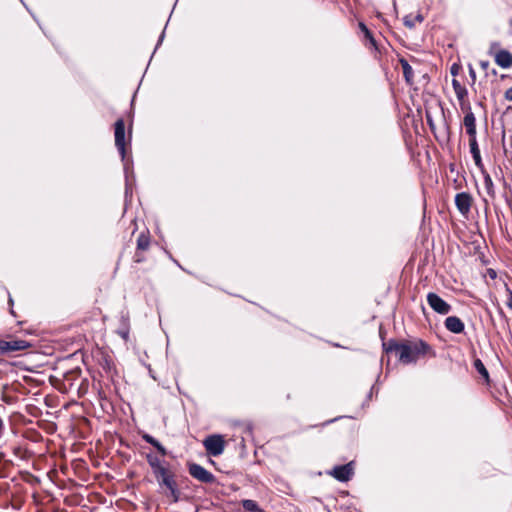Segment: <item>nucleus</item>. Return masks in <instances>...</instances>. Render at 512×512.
Here are the masks:
<instances>
[{
    "instance_id": "obj_1",
    "label": "nucleus",
    "mask_w": 512,
    "mask_h": 512,
    "mask_svg": "<svg viewBox=\"0 0 512 512\" xmlns=\"http://www.w3.org/2000/svg\"><path fill=\"white\" fill-rule=\"evenodd\" d=\"M383 351L386 354L394 353L401 364L409 365L417 363L420 357L430 356L436 357V352L432 346L422 340L415 341H399L390 338L387 342H383Z\"/></svg>"
},
{
    "instance_id": "obj_2",
    "label": "nucleus",
    "mask_w": 512,
    "mask_h": 512,
    "mask_svg": "<svg viewBox=\"0 0 512 512\" xmlns=\"http://www.w3.org/2000/svg\"><path fill=\"white\" fill-rule=\"evenodd\" d=\"M203 445L208 455L217 457L224 452L225 440L221 434H212L204 439Z\"/></svg>"
},
{
    "instance_id": "obj_3",
    "label": "nucleus",
    "mask_w": 512,
    "mask_h": 512,
    "mask_svg": "<svg viewBox=\"0 0 512 512\" xmlns=\"http://www.w3.org/2000/svg\"><path fill=\"white\" fill-rule=\"evenodd\" d=\"M115 146L121 156L123 163L126 161V140H125V122L123 118H119L114 123Z\"/></svg>"
},
{
    "instance_id": "obj_4",
    "label": "nucleus",
    "mask_w": 512,
    "mask_h": 512,
    "mask_svg": "<svg viewBox=\"0 0 512 512\" xmlns=\"http://www.w3.org/2000/svg\"><path fill=\"white\" fill-rule=\"evenodd\" d=\"M188 472L189 474L196 480L205 484H214L218 483L217 478L214 474L208 471L205 467L198 463H189L188 464Z\"/></svg>"
},
{
    "instance_id": "obj_5",
    "label": "nucleus",
    "mask_w": 512,
    "mask_h": 512,
    "mask_svg": "<svg viewBox=\"0 0 512 512\" xmlns=\"http://www.w3.org/2000/svg\"><path fill=\"white\" fill-rule=\"evenodd\" d=\"M327 474L341 483L350 481L354 476V461H350L343 465H336Z\"/></svg>"
},
{
    "instance_id": "obj_6",
    "label": "nucleus",
    "mask_w": 512,
    "mask_h": 512,
    "mask_svg": "<svg viewBox=\"0 0 512 512\" xmlns=\"http://www.w3.org/2000/svg\"><path fill=\"white\" fill-rule=\"evenodd\" d=\"M3 356H10L16 352L24 351L32 347V343L22 339H1Z\"/></svg>"
},
{
    "instance_id": "obj_7",
    "label": "nucleus",
    "mask_w": 512,
    "mask_h": 512,
    "mask_svg": "<svg viewBox=\"0 0 512 512\" xmlns=\"http://www.w3.org/2000/svg\"><path fill=\"white\" fill-rule=\"evenodd\" d=\"M426 299L430 308L440 315H447L452 310V306L435 292H429Z\"/></svg>"
},
{
    "instance_id": "obj_8",
    "label": "nucleus",
    "mask_w": 512,
    "mask_h": 512,
    "mask_svg": "<svg viewBox=\"0 0 512 512\" xmlns=\"http://www.w3.org/2000/svg\"><path fill=\"white\" fill-rule=\"evenodd\" d=\"M158 485L161 489H166L168 491L166 495L171 497L174 503H177L180 500L181 492L175 480V474H172L168 478H164L158 483Z\"/></svg>"
},
{
    "instance_id": "obj_9",
    "label": "nucleus",
    "mask_w": 512,
    "mask_h": 512,
    "mask_svg": "<svg viewBox=\"0 0 512 512\" xmlns=\"http://www.w3.org/2000/svg\"><path fill=\"white\" fill-rule=\"evenodd\" d=\"M124 175H125V202L131 201L132 198V184L135 183V174L133 171L132 160L123 164Z\"/></svg>"
},
{
    "instance_id": "obj_10",
    "label": "nucleus",
    "mask_w": 512,
    "mask_h": 512,
    "mask_svg": "<svg viewBox=\"0 0 512 512\" xmlns=\"http://www.w3.org/2000/svg\"><path fill=\"white\" fill-rule=\"evenodd\" d=\"M455 205L460 214L467 215L470 212L472 196L468 192H460L455 196Z\"/></svg>"
},
{
    "instance_id": "obj_11",
    "label": "nucleus",
    "mask_w": 512,
    "mask_h": 512,
    "mask_svg": "<svg viewBox=\"0 0 512 512\" xmlns=\"http://www.w3.org/2000/svg\"><path fill=\"white\" fill-rule=\"evenodd\" d=\"M463 125L466 133L469 136V143L477 142V130H476V118L474 113L465 114L463 119Z\"/></svg>"
},
{
    "instance_id": "obj_12",
    "label": "nucleus",
    "mask_w": 512,
    "mask_h": 512,
    "mask_svg": "<svg viewBox=\"0 0 512 512\" xmlns=\"http://www.w3.org/2000/svg\"><path fill=\"white\" fill-rule=\"evenodd\" d=\"M445 328L454 334H461L465 330L464 322L457 316H448L444 321Z\"/></svg>"
},
{
    "instance_id": "obj_13",
    "label": "nucleus",
    "mask_w": 512,
    "mask_h": 512,
    "mask_svg": "<svg viewBox=\"0 0 512 512\" xmlns=\"http://www.w3.org/2000/svg\"><path fill=\"white\" fill-rule=\"evenodd\" d=\"M494 60L499 67L509 69L512 66V53L506 49H500L494 54Z\"/></svg>"
},
{
    "instance_id": "obj_14",
    "label": "nucleus",
    "mask_w": 512,
    "mask_h": 512,
    "mask_svg": "<svg viewBox=\"0 0 512 512\" xmlns=\"http://www.w3.org/2000/svg\"><path fill=\"white\" fill-rule=\"evenodd\" d=\"M358 27H359L360 31L363 33L364 40L371 45V47L374 49L375 52L381 53L379 45H378L376 39L374 38L373 33L367 27V25L364 22L360 21L358 23Z\"/></svg>"
},
{
    "instance_id": "obj_15",
    "label": "nucleus",
    "mask_w": 512,
    "mask_h": 512,
    "mask_svg": "<svg viewBox=\"0 0 512 512\" xmlns=\"http://www.w3.org/2000/svg\"><path fill=\"white\" fill-rule=\"evenodd\" d=\"M141 438L146 443H148L151 446H153L162 456H166L167 455V449L154 436H152V435H150L148 433H143L141 435Z\"/></svg>"
},
{
    "instance_id": "obj_16",
    "label": "nucleus",
    "mask_w": 512,
    "mask_h": 512,
    "mask_svg": "<svg viewBox=\"0 0 512 512\" xmlns=\"http://www.w3.org/2000/svg\"><path fill=\"white\" fill-rule=\"evenodd\" d=\"M469 146H470V153L472 155V158L474 160L475 165L482 172H484V165H483V162H482L478 141L477 142L473 141V142L469 143Z\"/></svg>"
},
{
    "instance_id": "obj_17",
    "label": "nucleus",
    "mask_w": 512,
    "mask_h": 512,
    "mask_svg": "<svg viewBox=\"0 0 512 512\" xmlns=\"http://www.w3.org/2000/svg\"><path fill=\"white\" fill-rule=\"evenodd\" d=\"M399 63L401 65V67H402L403 76H404V79H405L406 83L408 85H411L413 83V75H414L413 69H412L411 65L403 57L399 58Z\"/></svg>"
},
{
    "instance_id": "obj_18",
    "label": "nucleus",
    "mask_w": 512,
    "mask_h": 512,
    "mask_svg": "<svg viewBox=\"0 0 512 512\" xmlns=\"http://www.w3.org/2000/svg\"><path fill=\"white\" fill-rule=\"evenodd\" d=\"M452 87L458 100L465 99L468 96V90L456 78L452 79Z\"/></svg>"
},
{
    "instance_id": "obj_19",
    "label": "nucleus",
    "mask_w": 512,
    "mask_h": 512,
    "mask_svg": "<svg viewBox=\"0 0 512 512\" xmlns=\"http://www.w3.org/2000/svg\"><path fill=\"white\" fill-rule=\"evenodd\" d=\"M242 508L246 512H265L255 500L244 499L241 501Z\"/></svg>"
},
{
    "instance_id": "obj_20",
    "label": "nucleus",
    "mask_w": 512,
    "mask_h": 512,
    "mask_svg": "<svg viewBox=\"0 0 512 512\" xmlns=\"http://www.w3.org/2000/svg\"><path fill=\"white\" fill-rule=\"evenodd\" d=\"M473 366H474L475 370L483 377L485 382L488 384L490 382L489 372L486 369L484 363L481 361V359L476 358L473 361Z\"/></svg>"
},
{
    "instance_id": "obj_21",
    "label": "nucleus",
    "mask_w": 512,
    "mask_h": 512,
    "mask_svg": "<svg viewBox=\"0 0 512 512\" xmlns=\"http://www.w3.org/2000/svg\"><path fill=\"white\" fill-rule=\"evenodd\" d=\"M146 460L151 467L152 472L162 467L164 464H167L165 461L162 463L158 456L153 453H148L146 455Z\"/></svg>"
},
{
    "instance_id": "obj_22",
    "label": "nucleus",
    "mask_w": 512,
    "mask_h": 512,
    "mask_svg": "<svg viewBox=\"0 0 512 512\" xmlns=\"http://www.w3.org/2000/svg\"><path fill=\"white\" fill-rule=\"evenodd\" d=\"M157 483H159L164 478L170 477L172 474H174L166 465H163L159 469L152 472Z\"/></svg>"
},
{
    "instance_id": "obj_23",
    "label": "nucleus",
    "mask_w": 512,
    "mask_h": 512,
    "mask_svg": "<svg viewBox=\"0 0 512 512\" xmlns=\"http://www.w3.org/2000/svg\"><path fill=\"white\" fill-rule=\"evenodd\" d=\"M150 245V237L145 233H140L137 238V249L138 250H147Z\"/></svg>"
},
{
    "instance_id": "obj_24",
    "label": "nucleus",
    "mask_w": 512,
    "mask_h": 512,
    "mask_svg": "<svg viewBox=\"0 0 512 512\" xmlns=\"http://www.w3.org/2000/svg\"><path fill=\"white\" fill-rule=\"evenodd\" d=\"M484 185L487 191V194L490 196H494V184L492 178L488 173H484Z\"/></svg>"
},
{
    "instance_id": "obj_25",
    "label": "nucleus",
    "mask_w": 512,
    "mask_h": 512,
    "mask_svg": "<svg viewBox=\"0 0 512 512\" xmlns=\"http://www.w3.org/2000/svg\"><path fill=\"white\" fill-rule=\"evenodd\" d=\"M458 101H459L461 110L464 111L465 114L473 113L470 102L467 101L466 98L462 99V100H458Z\"/></svg>"
},
{
    "instance_id": "obj_26",
    "label": "nucleus",
    "mask_w": 512,
    "mask_h": 512,
    "mask_svg": "<svg viewBox=\"0 0 512 512\" xmlns=\"http://www.w3.org/2000/svg\"><path fill=\"white\" fill-rule=\"evenodd\" d=\"M425 118H426V122H427L430 130L433 132L435 130L436 126H435V123H434L431 113L427 110L425 111Z\"/></svg>"
},
{
    "instance_id": "obj_27",
    "label": "nucleus",
    "mask_w": 512,
    "mask_h": 512,
    "mask_svg": "<svg viewBox=\"0 0 512 512\" xmlns=\"http://www.w3.org/2000/svg\"><path fill=\"white\" fill-rule=\"evenodd\" d=\"M403 23L404 25L407 27V28H414L415 27V20L412 19L411 15H406L404 18H403Z\"/></svg>"
},
{
    "instance_id": "obj_28",
    "label": "nucleus",
    "mask_w": 512,
    "mask_h": 512,
    "mask_svg": "<svg viewBox=\"0 0 512 512\" xmlns=\"http://www.w3.org/2000/svg\"><path fill=\"white\" fill-rule=\"evenodd\" d=\"M469 77H470V85L473 86L476 82V71L473 68L472 64L468 65Z\"/></svg>"
},
{
    "instance_id": "obj_29",
    "label": "nucleus",
    "mask_w": 512,
    "mask_h": 512,
    "mask_svg": "<svg viewBox=\"0 0 512 512\" xmlns=\"http://www.w3.org/2000/svg\"><path fill=\"white\" fill-rule=\"evenodd\" d=\"M502 196H503V198H504V200H505L506 204H507L510 208H512V192L504 191Z\"/></svg>"
},
{
    "instance_id": "obj_30",
    "label": "nucleus",
    "mask_w": 512,
    "mask_h": 512,
    "mask_svg": "<svg viewBox=\"0 0 512 512\" xmlns=\"http://www.w3.org/2000/svg\"><path fill=\"white\" fill-rule=\"evenodd\" d=\"M461 66L458 63H453L450 67V73L453 77H456L459 73Z\"/></svg>"
},
{
    "instance_id": "obj_31",
    "label": "nucleus",
    "mask_w": 512,
    "mask_h": 512,
    "mask_svg": "<svg viewBox=\"0 0 512 512\" xmlns=\"http://www.w3.org/2000/svg\"><path fill=\"white\" fill-rule=\"evenodd\" d=\"M165 29L166 27L163 29V31L161 32L159 38H158V41H157V44L154 48V51H153V54H155L156 50L160 47V45L162 44L164 38H165Z\"/></svg>"
},
{
    "instance_id": "obj_32",
    "label": "nucleus",
    "mask_w": 512,
    "mask_h": 512,
    "mask_svg": "<svg viewBox=\"0 0 512 512\" xmlns=\"http://www.w3.org/2000/svg\"><path fill=\"white\" fill-rule=\"evenodd\" d=\"M506 291H507V295H508L506 304L512 310V290L508 286H506Z\"/></svg>"
},
{
    "instance_id": "obj_33",
    "label": "nucleus",
    "mask_w": 512,
    "mask_h": 512,
    "mask_svg": "<svg viewBox=\"0 0 512 512\" xmlns=\"http://www.w3.org/2000/svg\"><path fill=\"white\" fill-rule=\"evenodd\" d=\"M499 47H500V43H499V42H497V41L491 42L488 53H489L490 55L495 54V53H494L495 49H496V48H499Z\"/></svg>"
},
{
    "instance_id": "obj_34",
    "label": "nucleus",
    "mask_w": 512,
    "mask_h": 512,
    "mask_svg": "<svg viewBox=\"0 0 512 512\" xmlns=\"http://www.w3.org/2000/svg\"><path fill=\"white\" fill-rule=\"evenodd\" d=\"M3 288H4L5 292L8 295V305H9V308H12L14 306V300H13L9 290L6 287H3Z\"/></svg>"
},
{
    "instance_id": "obj_35",
    "label": "nucleus",
    "mask_w": 512,
    "mask_h": 512,
    "mask_svg": "<svg viewBox=\"0 0 512 512\" xmlns=\"http://www.w3.org/2000/svg\"><path fill=\"white\" fill-rule=\"evenodd\" d=\"M480 66L483 70L487 71L489 66H490V62L487 61V60H481L480 61Z\"/></svg>"
},
{
    "instance_id": "obj_36",
    "label": "nucleus",
    "mask_w": 512,
    "mask_h": 512,
    "mask_svg": "<svg viewBox=\"0 0 512 512\" xmlns=\"http://www.w3.org/2000/svg\"><path fill=\"white\" fill-rule=\"evenodd\" d=\"M502 182H503V187H504L505 191L512 192L511 185L509 183H507V181L505 180L504 177H502Z\"/></svg>"
},
{
    "instance_id": "obj_37",
    "label": "nucleus",
    "mask_w": 512,
    "mask_h": 512,
    "mask_svg": "<svg viewBox=\"0 0 512 512\" xmlns=\"http://www.w3.org/2000/svg\"><path fill=\"white\" fill-rule=\"evenodd\" d=\"M374 391H376V393H377V392H378V389H375V386L373 385V386L371 387L370 391H369V392H368V394H367L366 401L371 400V398H372V395H373Z\"/></svg>"
},
{
    "instance_id": "obj_38",
    "label": "nucleus",
    "mask_w": 512,
    "mask_h": 512,
    "mask_svg": "<svg viewBox=\"0 0 512 512\" xmlns=\"http://www.w3.org/2000/svg\"><path fill=\"white\" fill-rule=\"evenodd\" d=\"M505 99L512 101V87L506 90L505 92Z\"/></svg>"
},
{
    "instance_id": "obj_39",
    "label": "nucleus",
    "mask_w": 512,
    "mask_h": 512,
    "mask_svg": "<svg viewBox=\"0 0 512 512\" xmlns=\"http://www.w3.org/2000/svg\"><path fill=\"white\" fill-rule=\"evenodd\" d=\"M379 336H380V338H381V340H382V343H383V342H387V341L385 340V331L383 330L382 325H381V326H380V328H379Z\"/></svg>"
},
{
    "instance_id": "obj_40",
    "label": "nucleus",
    "mask_w": 512,
    "mask_h": 512,
    "mask_svg": "<svg viewBox=\"0 0 512 512\" xmlns=\"http://www.w3.org/2000/svg\"><path fill=\"white\" fill-rule=\"evenodd\" d=\"M415 21H418V22H423L424 21V17L422 14H417L414 18Z\"/></svg>"
},
{
    "instance_id": "obj_41",
    "label": "nucleus",
    "mask_w": 512,
    "mask_h": 512,
    "mask_svg": "<svg viewBox=\"0 0 512 512\" xmlns=\"http://www.w3.org/2000/svg\"><path fill=\"white\" fill-rule=\"evenodd\" d=\"M341 418H342V417L340 416V417H336V418H333V419H331V420H328V421H326V422L324 423V425H328V424H330V423H333V422H335V421H337L338 419H341Z\"/></svg>"
},
{
    "instance_id": "obj_42",
    "label": "nucleus",
    "mask_w": 512,
    "mask_h": 512,
    "mask_svg": "<svg viewBox=\"0 0 512 512\" xmlns=\"http://www.w3.org/2000/svg\"><path fill=\"white\" fill-rule=\"evenodd\" d=\"M120 335L124 338V339H127L128 336H129V331H122L120 332Z\"/></svg>"
},
{
    "instance_id": "obj_43",
    "label": "nucleus",
    "mask_w": 512,
    "mask_h": 512,
    "mask_svg": "<svg viewBox=\"0 0 512 512\" xmlns=\"http://www.w3.org/2000/svg\"><path fill=\"white\" fill-rule=\"evenodd\" d=\"M143 260H144V259H143V257H140L137 253L135 254V262L140 263V262H142Z\"/></svg>"
},
{
    "instance_id": "obj_44",
    "label": "nucleus",
    "mask_w": 512,
    "mask_h": 512,
    "mask_svg": "<svg viewBox=\"0 0 512 512\" xmlns=\"http://www.w3.org/2000/svg\"><path fill=\"white\" fill-rule=\"evenodd\" d=\"M488 273H489L491 278H495L496 277V272L493 269H489Z\"/></svg>"
},
{
    "instance_id": "obj_45",
    "label": "nucleus",
    "mask_w": 512,
    "mask_h": 512,
    "mask_svg": "<svg viewBox=\"0 0 512 512\" xmlns=\"http://www.w3.org/2000/svg\"><path fill=\"white\" fill-rule=\"evenodd\" d=\"M173 262L175 263V265H177L180 269H182L183 271H186L182 266L181 264L176 260V259H173Z\"/></svg>"
},
{
    "instance_id": "obj_46",
    "label": "nucleus",
    "mask_w": 512,
    "mask_h": 512,
    "mask_svg": "<svg viewBox=\"0 0 512 512\" xmlns=\"http://www.w3.org/2000/svg\"><path fill=\"white\" fill-rule=\"evenodd\" d=\"M9 313H10L12 316L16 317V313H15V311H14L13 307L9 309Z\"/></svg>"
},
{
    "instance_id": "obj_47",
    "label": "nucleus",
    "mask_w": 512,
    "mask_h": 512,
    "mask_svg": "<svg viewBox=\"0 0 512 512\" xmlns=\"http://www.w3.org/2000/svg\"><path fill=\"white\" fill-rule=\"evenodd\" d=\"M165 253L168 255V257L173 261V256L171 255V253L167 250H165Z\"/></svg>"
},
{
    "instance_id": "obj_48",
    "label": "nucleus",
    "mask_w": 512,
    "mask_h": 512,
    "mask_svg": "<svg viewBox=\"0 0 512 512\" xmlns=\"http://www.w3.org/2000/svg\"><path fill=\"white\" fill-rule=\"evenodd\" d=\"M3 454L0 453V457L2 456ZM5 477V474L0 470V478H4Z\"/></svg>"
},
{
    "instance_id": "obj_49",
    "label": "nucleus",
    "mask_w": 512,
    "mask_h": 512,
    "mask_svg": "<svg viewBox=\"0 0 512 512\" xmlns=\"http://www.w3.org/2000/svg\"><path fill=\"white\" fill-rule=\"evenodd\" d=\"M252 428H253L252 424H251V423H249V424L247 425V429H248L249 431H251V430H252Z\"/></svg>"
},
{
    "instance_id": "obj_50",
    "label": "nucleus",
    "mask_w": 512,
    "mask_h": 512,
    "mask_svg": "<svg viewBox=\"0 0 512 512\" xmlns=\"http://www.w3.org/2000/svg\"><path fill=\"white\" fill-rule=\"evenodd\" d=\"M23 3V6L26 10H29V7L26 5V3L23 2V0H20Z\"/></svg>"
},
{
    "instance_id": "obj_51",
    "label": "nucleus",
    "mask_w": 512,
    "mask_h": 512,
    "mask_svg": "<svg viewBox=\"0 0 512 512\" xmlns=\"http://www.w3.org/2000/svg\"><path fill=\"white\" fill-rule=\"evenodd\" d=\"M23 3V6L26 10H29V7L26 5V3L23 2V0H20Z\"/></svg>"
},
{
    "instance_id": "obj_52",
    "label": "nucleus",
    "mask_w": 512,
    "mask_h": 512,
    "mask_svg": "<svg viewBox=\"0 0 512 512\" xmlns=\"http://www.w3.org/2000/svg\"><path fill=\"white\" fill-rule=\"evenodd\" d=\"M23 3V6L26 10H29V7L26 5V3L23 2V0H20Z\"/></svg>"
},
{
    "instance_id": "obj_53",
    "label": "nucleus",
    "mask_w": 512,
    "mask_h": 512,
    "mask_svg": "<svg viewBox=\"0 0 512 512\" xmlns=\"http://www.w3.org/2000/svg\"><path fill=\"white\" fill-rule=\"evenodd\" d=\"M23 3V6L26 10H29V7L26 5V3L23 2V0H20Z\"/></svg>"
},
{
    "instance_id": "obj_54",
    "label": "nucleus",
    "mask_w": 512,
    "mask_h": 512,
    "mask_svg": "<svg viewBox=\"0 0 512 512\" xmlns=\"http://www.w3.org/2000/svg\"><path fill=\"white\" fill-rule=\"evenodd\" d=\"M492 74H493V75H496V74H497L496 69H492Z\"/></svg>"
},
{
    "instance_id": "obj_55",
    "label": "nucleus",
    "mask_w": 512,
    "mask_h": 512,
    "mask_svg": "<svg viewBox=\"0 0 512 512\" xmlns=\"http://www.w3.org/2000/svg\"><path fill=\"white\" fill-rule=\"evenodd\" d=\"M450 170H451V171H454V164H451V165H450Z\"/></svg>"
},
{
    "instance_id": "obj_56",
    "label": "nucleus",
    "mask_w": 512,
    "mask_h": 512,
    "mask_svg": "<svg viewBox=\"0 0 512 512\" xmlns=\"http://www.w3.org/2000/svg\"><path fill=\"white\" fill-rule=\"evenodd\" d=\"M134 98H135V95L133 96V98L131 100V105H133V103H134Z\"/></svg>"
},
{
    "instance_id": "obj_57",
    "label": "nucleus",
    "mask_w": 512,
    "mask_h": 512,
    "mask_svg": "<svg viewBox=\"0 0 512 512\" xmlns=\"http://www.w3.org/2000/svg\"><path fill=\"white\" fill-rule=\"evenodd\" d=\"M509 24L512 26V18L509 20Z\"/></svg>"
}]
</instances>
